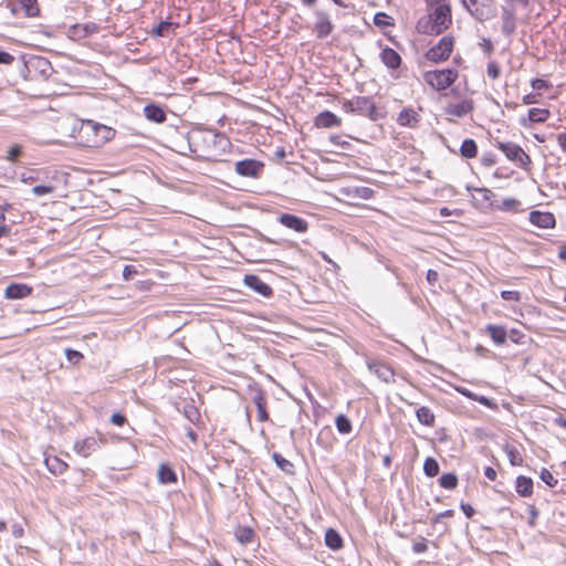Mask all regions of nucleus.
Masks as SVG:
<instances>
[{
	"label": "nucleus",
	"mask_w": 566,
	"mask_h": 566,
	"mask_svg": "<svg viewBox=\"0 0 566 566\" xmlns=\"http://www.w3.org/2000/svg\"><path fill=\"white\" fill-rule=\"evenodd\" d=\"M190 137L192 157L206 161H219L232 146L229 137L216 129L195 127L190 129Z\"/></svg>",
	"instance_id": "nucleus-1"
},
{
	"label": "nucleus",
	"mask_w": 566,
	"mask_h": 566,
	"mask_svg": "<svg viewBox=\"0 0 566 566\" xmlns=\"http://www.w3.org/2000/svg\"><path fill=\"white\" fill-rule=\"evenodd\" d=\"M342 109L346 114L367 117L371 122H377L386 117L385 108L377 106L373 96L344 98L342 101Z\"/></svg>",
	"instance_id": "nucleus-2"
},
{
	"label": "nucleus",
	"mask_w": 566,
	"mask_h": 566,
	"mask_svg": "<svg viewBox=\"0 0 566 566\" xmlns=\"http://www.w3.org/2000/svg\"><path fill=\"white\" fill-rule=\"evenodd\" d=\"M22 67L20 70L21 74L24 78H28V75L24 74V71L34 72L42 80H49L53 74V66L49 59L44 56L32 55L28 60H24V56H21Z\"/></svg>",
	"instance_id": "nucleus-3"
},
{
	"label": "nucleus",
	"mask_w": 566,
	"mask_h": 566,
	"mask_svg": "<svg viewBox=\"0 0 566 566\" xmlns=\"http://www.w3.org/2000/svg\"><path fill=\"white\" fill-rule=\"evenodd\" d=\"M457 77L458 71L453 69L428 71L424 74L426 82L437 91L446 90Z\"/></svg>",
	"instance_id": "nucleus-4"
},
{
	"label": "nucleus",
	"mask_w": 566,
	"mask_h": 566,
	"mask_svg": "<svg viewBox=\"0 0 566 566\" xmlns=\"http://www.w3.org/2000/svg\"><path fill=\"white\" fill-rule=\"evenodd\" d=\"M453 44L454 40L452 36H443L436 45L428 50L426 57L434 63L447 61L453 50Z\"/></svg>",
	"instance_id": "nucleus-5"
},
{
	"label": "nucleus",
	"mask_w": 566,
	"mask_h": 566,
	"mask_svg": "<svg viewBox=\"0 0 566 566\" xmlns=\"http://www.w3.org/2000/svg\"><path fill=\"white\" fill-rule=\"evenodd\" d=\"M264 163L254 158H244L234 164V171L245 178L259 179L264 170Z\"/></svg>",
	"instance_id": "nucleus-6"
},
{
	"label": "nucleus",
	"mask_w": 566,
	"mask_h": 566,
	"mask_svg": "<svg viewBox=\"0 0 566 566\" xmlns=\"http://www.w3.org/2000/svg\"><path fill=\"white\" fill-rule=\"evenodd\" d=\"M468 190L471 191L472 203L473 206L481 210L482 212H486L493 207V192L484 187H468Z\"/></svg>",
	"instance_id": "nucleus-7"
},
{
	"label": "nucleus",
	"mask_w": 566,
	"mask_h": 566,
	"mask_svg": "<svg viewBox=\"0 0 566 566\" xmlns=\"http://www.w3.org/2000/svg\"><path fill=\"white\" fill-rule=\"evenodd\" d=\"M84 127H85V129L93 133V135L95 137V139H94L95 146L104 145L105 143L113 139L116 134V130L114 128L108 127L103 124H99V123H96L91 119H88L84 123Z\"/></svg>",
	"instance_id": "nucleus-8"
},
{
	"label": "nucleus",
	"mask_w": 566,
	"mask_h": 566,
	"mask_svg": "<svg viewBox=\"0 0 566 566\" xmlns=\"http://www.w3.org/2000/svg\"><path fill=\"white\" fill-rule=\"evenodd\" d=\"M251 400L255 405L258 409V420L260 422H265L270 420L269 412L266 410V394L259 385L251 386L249 388Z\"/></svg>",
	"instance_id": "nucleus-9"
},
{
	"label": "nucleus",
	"mask_w": 566,
	"mask_h": 566,
	"mask_svg": "<svg viewBox=\"0 0 566 566\" xmlns=\"http://www.w3.org/2000/svg\"><path fill=\"white\" fill-rule=\"evenodd\" d=\"M499 148L504 153L507 159L516 163L521 167H526L531 164L530 156L516 144L503 143L499 145Z\"/></svg>",
	"instance_id": "nucleus-10"
},
{
	"label": "nucleus",
	"mask_w": 566,
	"mask_h": 566,
	"mask_svg": "<svg viewBox=\"0 0 566 566\" xmlns=\"http://www.w3.org/2000/svg\"><path fill=\"white\" fill-rule=\"evenodd\" d=\"M367 368L370 373L375 374L384 382L395 381V371L386 363L377 359H366Z\"/></svg>",
	"instance_id": "nucleus-11"
},
{
	"label": "nucleus",
	"mask_w": 566,
	"mask_h": 566,
	"mask_svg": "<svg viewBox=\"0 0 566 566\" xmlns=\"http://www.w3.org/2000/svg\"><path fill=\"white\" fill-rule=\"evenodd\" d=\"M551 111L548 108L532 107L528 109L526 116H522L518 119L521 126L525 128L532 127L534 124H543L551 117Z\"/></svg>",
	"instance_id": "nucleus-12"
},
{
	"label": "nucleus",
	"mask_w": 566,
	"mask_h": 566,
	"mask_svg": "<svg viewBox=\"0 0 566 566\" xmlns=\"http://www.w3.org/2000/svg\"><path fill=\"white\" fill-rule=\"evenodd\" d=\"M463 4L470 10L471 14L479 21L489 20L493 17L491 4H484L482 0H463Z\"/></svg>",
	"instance_id": "nucleus-13"
},
{
	"label": "nucleus",
	"mask_w": 566,
	"mask_h": 566,
	"mask_svg": "<svg viewBox=\"0 0 566 566\" xmlns=\"http://www.w3.org/2000/svg\"><path fill=\"white\" fill-rule=\"evenodd\" d=\"M432 18V21L437 28H441V33H443L451 24V8L450 4H440L433 8V11L429 13Z\"/></svg>",
	"instance_id": "nucleus-14"
},
{
	"label": "nucleus",
	"mask_w": 566,
	"mask_h": 566,
	"mask_svg": "<svg viewBox=\"0 0 566 566\" xmlns=\"http://www.w3.org/2000/svg\"><path fill=\"white\" fill-rule=\"evenodd\" d=\"M530 222L541 229H553L556 227L555 216L549 211L533 210L528 216Z\"/></svg>",
	"instance_id": "nucleus-15"
},
{
	"label": "nucleus",
	"mask_w": 566,
	"mask_h": 566,
	"mask_svg": "<svg viewBox=\"0 0 566 566\" xmlns=\"http://www.w3.org/2000/svg\"><path fill=\"white\" fill-rule=\"evenodd\" d=\"M277 221L282 226L294 230L297 233H305L308 230V222L305 219L292 213L280 214Z\"/></svg>",
	"instance_id": "nucleus-16"
},
{
	"label": "nucleus",
	"mask_w": 566,
	"mask_h": 566,
	"mask_svg": "<svg viewBox=\"0 0 566 566\" xmlns=\"http://www.w3.org/2000/svg\"><path fill=\"white\" fill-rule=\"evenodd\" d=\"M378 46L381 48L379 59L387 69L397 70L401 66L402 59L397 51L389 46L382 48L381 41H378Z\"/></svg>",
	"instance_id": "nucleus-17"
},
{
	"label": "nucleus",
	"mask_w": 566,
	"mask_h": 566,
	"mask_svg": "<svg viewBox=\"0 0 566 566\" xmlns=\"http://www.w3.org/2000/svg\"><path fill=\"white\" fill-rule=\"evenodd\" d=\"M243 282L248 287L263 297H271L273 295V289L263 282L256 274H245Z\"/></svg>",
	"instance_id": "nucleus-18"
},
{
	"label": "nucleus",
	"mask_w": 566,
	"mask_h": 566,
	"mask_svg": "<svg viewBox=\"0 0 566 566\" xmlns=\"http://www.w3.org/2000/svg\"><path fill=\"white\" fill-rule=\"evenodd\" d=\"M315 17L316 22L314 30L316 32V35L318 39H325L333 32L334 24L332 23L329 15L322 10H317L315 12Z\"/></svg>",
	"instance_id": "nucleus-19"
},
{
	"label": "nucleus",
	"mask_w": 566,
	"mask_h": 566,
	"mask_svg": "<svg viewBox=\"0 0 566 566\" xmlns=\"http://www.w3.org/2000/svg\"><path fill=\"white\" fill-rule=\"evenodd\" d=\"M33 287L25 283H11L4 290V297L7 300H22L30 296Z\"/></svg>",
	"instance_id": "nucleus-20"
},
{
	"label": "nucleus",
	"mask_w": 566,
	"mask_h": 566,
	"mask_svg": "<svg viewBox=\"0 0 566 566\" xmlns=\"http://www.w3.org/2000/svg\"><path fill=\"white\" fill-rule=\"evenodd\" d=\"M190 138V130L186 134L178 133L171 139L172 149L180 155L190 154L192 156V145Z\"/></svg>",
	"instance_id": "nucleus-21"
},
{
	"label": "nucleus",
	"mask_w": 566,
	"mask_h": 566,
	"mask_svg": "<svg viewBox=\"0 0 566 566\" xmlns=\"http://www.w3.org/2000/svg\"><path fill=\"white\" fill-rule=\"evenodd\" d=\"M99 449L98 440L94 437H87L85 439L78 440L74 444V450L82 457H88L93 452Z\"/></svg>",
	"instance_id": "nucleus-22"
},
{
	"label": "nucleus",
	"mask_w": 566,
	"mask_h": 566,
	"mask_svg": "<svg viewBox=\"0 0 566 566\" xmlns=\"http://www.w3.org/2000/svg\"><path fill=\"white\" fill-rule=\"evenodd\" d=\"M144 115L148 120L156 124H161L167 119L165 108L155 103H150L144 106Z\"/></svg>",
	"instance_id": "nucleus-23"
},
{
	"label": "nucleus",
	"mask_w": 566,
	"mask_h": 566,
	"mask_svg": "<svg viewBox=\"0 0 566 566\" xmlns=\"http://www.w3.org/2000/svg\"><path fill=\"white\" fill-rule=\"evenodd\" d=\"M23 10L24 14L29 18H34L40 14L38 0H15L11 9L12 13Z\"/></svg>",
	"instance_id": "nucleus-24"
},
{
	"label": "nucleus",
	"mask_w": 566,
	"mask_h": 566,
	"mask_svg": "<svg viewBox=\"0 0 566 566\" xmlns=\"http://www.w3.org/2000/svg\"><path fill=\"white\" fill-rule=\"evenodd\" d=\"M420 122L419 114L411 107H405L400 111L397 117V123L400 126L415 128Z\"/></svg>",
	"instance_id": "nucleus-25"
},
{
	"label": "nucleus",
	"mask_w": 566,
	"mask_h": 566,
	"mask_svg": "<svg viewBox=\"0 0 566 566\" xmlns=\"http://www.w3.org/2000/svg\"><path fill=\"white\" fill-rule=\"evenodd\" d=\"M314 124L319 128H332L340 126L342 119L329 111H323L315 117Z\"/></svg>",
	"instance_id": "nucleus-26"
},
{
	"label": "nucleus",
	"mask_w": 566,
	"mask_h": 566,
	"mask_svg": "<svg viewBox=\"0 0 566 566\" xmlns=\"http://www.w3.org/2000/svg\"><path fill=\"white\" fill-rule=\"evenodd\" d=\"M525 339L526 335L517 329H511L510 333H507L504 328L497 326V345L505 344L507 340L524 344Z\"/></svg>",
	"instance_id": "nucleus-27"
},
{
	"label": "nucleus",
	"mask_w": 566,
	"mask_h": 566,
	"mask_svg": "<svg viewBox=\"0 0 566 566\" xmlns=\"http://www.w3.org/2000/svg\"><path fill=\"white\" fill-rule=\"evenodd\" d=\"M473 109V105L471 101L463 99L459 103L454 104H448L444 107V112L448 115L455 116V117H463L464 115L469 114Z\"/></svg>",
	"instance_id": "nucleus-28"
},
{
	"label": "nucleus",
	"mask_w": 566,
	"mask_h": 566,
	"mask_svg": "<svg viewBox=\"0 0 566 566\" xmlns=\"http://www.w3.org/2000/svg\"><path fill=\"white\" fill-rule=\"evenodd\" d=\"M416 30L420 34H428V35L441 34V28H437V25H434L432 18L429 14L423 15L418 20V22L416 24Z\"/></svg>",
	"instance_id": "nucleus-29"
},
{
	"label": "nucleus",
	"mask_w": 566,
	"mask_h": 566,
	"mask_svg": "<svg viewBox=\"0 0 566 566\" xmlns=\"http://www.w3.org/2000/svg\"><path fill=\"white\" fill-rule=\"evenodd\" d=\"M98 31L96 23L90 22L85 24H74L70 28V34L72 38L84 39Z\"/></svg>",
	"instance_id": "nucleus-30"
},
{
	"label": "nucleus",
	"mask_w": 566,
	"mask_h": 566,
	"mask_svg": "<svg viewBox=\"0 0 566 566\" xmlns=\"http://www.w3.org/2000/svg\"><path fill=\"white\" fill-rule=\"evenodd\" d=\"M342 193L350 198H359L369 200L374 197L375 190L369 187H346L342 189Z\"/></svg>",
	"instance_id": "nucleus-31"
},
{
	"label": "nucleus",
	"mask_w": 566,
	"mask_h": 566,
	"mask_svg": "<svg viewBox=\"0 0 566 566\" xmlns=\"http://www.w3.org/2000/svg\"><path fill=\"white\" fill-rule=\"evenodd\" d=\"M177 28H179L178 22L161 20L156 27L151 29L150 34L153 36L165 38L168 36Z\"/></svg>",
	"instance_id": "nucleus-32"
},
{
	"label": "nucleus",
	"mask_w": 566,
	"mask_h": 566,
	"mask_svg": "<svg viewBox=\"0 0 566 566\" xmlns=\"http://www.w3.org/2000/svg\"><path fill=\"white\" fill-rule=\"evenodd\" d=\"M158 481L161 484H172L177 482L175 470L167 463H161L158 469Z\"/></svg>",
	"instance_id": "nucleus-33"
},
{
	"label": "nucleus",
	"mask_w": 566,
	"mask_h": 566,
	"mask_svg": "<svg viewBox=\"0 0 566 566\" xmlns=\"http://www.w3.org/2000/svg\"><path fill=\"white\" fill-rule=\"evenodd\" d=\"M44 463L48 470L55 475L62 474L67 469V464L56 455L45 457Z\"/></svg>",
	"instance_id": "nucleus-34"
},
{
	"label": "nucleus",
	"mask_w": 566,
	"mask_h": 566,
	"mask_svg": "<svg viewBox=\"0 0 566 566\" xmlns=\"http://www.w3.org/2000/svg\"><path fill=\"white\" fill-rule=\"evenodd\" d=\"M181 413L195 426H198L201 421V415L199 409L195 406L193 401L186 402L180 410Z\"/></svg>",
	"instance_id": "nucleus-35"
},
{
	"label": "nucleus",
	"mask_w": 566,
	"mask_h": 566,
	"mask_svg": "<svg viewBox=\"0 0 566 566\" xmlns=\"http://www.w3.org/2000/svg\"><path fill=\"white\" fill-rule=\"evenodd\" d=\"M515 488L521 496H531L533 493V481L531 478L520 475L516 479Z\"/></svg>",
	"instance_id": "nucleus-36"
},
{
	"label": "nucleus",
	"mask_w": 566,
	"mask_h": 566,
	"mask_svg": "<svg viewBox=\"0 0 566 566\" xmlns=\"http://www.w3.org/2000/svg\"><path fill=\"white\" fill-rule=\"evenodd\" d=\"M416 416H417L418 421L421 424H424L427 427L434 426L436 417L429 407H426V406L419 407L416 410Z\"/></svg>",
	"instance_id": "nucleus-37"
},
{
	"label": "nucleus",
	"mask_w": 566,
	"mask_h": 566,
	"mask_svg": "<svg viewBox=\"0 0 566 566\" xmlns=\"http://www.w3.org/2000/svg\"><path fill=\"white\" fill-rule=\"evenodd\" d=\"M272 459L277 465V468H280L283 472H285L289 475L295 474L294 464L290 460L285 459L282 454L274 452L272 454Z\"/></svg>",
	"instance_id": "nucleus-38"
},
{
	"label": "nucleus",
	"mask_w": 566,
	"mask_h": 566,
	"mask_svg": "<svg viewBox=\"0 0 566 566\" xmlns=\"http://www.w3.org/2000/svg\"><path fill=\"white\" fill-rule=\"evenodd\" d=\"M521 201L515 198H505L502 200L501 205L497 206V209L511 213L522 212L523 209L521 207Z\"/></svg>",
	"instance_id": "nucleus-39"
},
{
	"label": "nucleus",
	"mask_w": 566,
	"mask_h": 566,
	"mask_svg": "<svg viewBox=\"0 0 566 566\" xmlns=\"http://www.w3.org/2000/svg\"><path fill=\"white\" fill-rule=\"evenodd\" d=\"M461 156L464 158H474L478 154V146L476 143L471 139L467 138L462 142V145L460 147Z\"/></svg>",
	"instance_id": "nucleus-40"
},
{
	"label": "nucleus",
	"mask_w": 566,
	"mask_h": 566,
	"mask_svg": "<svg viewBox=\"0 0 566 566\" xmlns=\"http://www.w3.org/2000/svg\"><path fill=\"white\" fill-rule=\"evenodd\" d=\"M335 424L339 433L349 434L353 430L349 418L343 413L338 415L335 419Z\"/></svg>",
	"instance_id": "nucleus-41"
},
{
	"label": "nucleus",
	"mask_w": 566,
	"mask_h": 566,
	"mask_svg": "<svg viewBox=\"0 0 566 566\" xmlns=\"http://www.w3.org/2000/svg\"><path fill=\"white\" fill-rule=\"evenodd\" d=\"M439 484H440V486H442L447 490H453L458 485V476L455 473H452V472L443 473L439 478Z\"/></svg>",
	"instance_id": "nucleus-42"
},
{
	"label": "nucleus",
	"mask_w": 566,
	"mask_h": 566,
	"mask_svg": "<svg viewBox=\"0 0 566 566\" xmlns=\"http://www.w3.org/2000/svg\"><path fill=\"white\" fill-rule=\"evenodd\" d=\"M439 463L436 459L429 457L424 460L423 472L427 476L433 478L439 473Z\"/></svg>",
	"instance_id": "nucleus-43"
},
{
	"label": "nucleus",
	"mask_w": 566,
	"mask_h": 566,
	"mask_svg": "<svg viewBox=\"0 0 566 566\" xmlns=\"http://www.w3.org/2000/svg\"><path fill=\"white\" fill-rule=\"evenodd\" d=\"M374 23H375V25H377L379 28L394 27L395 20L390 15H388L386 12H377L374 15Z\"/></svg>",
	"instance_id": "nucleus-44"
},
{
	"label": "nucleus",
	"mask_w": 566,
	"mask_h": 566,
	"mask_svg": "<svg viewBox=\"0 0 566 566\" xmlns=\"http://www.w3.org/2000/svg\"><path fill=\"white\" fill-rule=\"evenodd\" d=\"M325 543L334 551L339 549L343 546V539L339 533H325Z\"/></svg>",
	"instance_id": "nucleus-45"
},
{
	"label": "nucleus",
	"mask_w": 566,
	"mask_h": 566,
	"mask_svg": "<svg viewBox=\"0 0 566 566\" xmlns=\"http://www.w3.org/2000/svg\"><path fill=\"white\" fill-rule=\"evenodd\" d=\"M539 478L544 483H546L551 488L556 486L558 483L557 479L546 468L542 469Z\"/></svg>",
	"instance_id": "nucleus-46"
},
{
	"label": "nucleus",
	"mask_w": 566,
	"mask_h": 566,
	"mask_svg": "<svg viewBox=\"0 0 566 566\" xmlns=\"http://www.w3.org/2000/svg\"><path fill=\"white\" fill-rule=\"evenodd\" d=\"M65 356H66V359L72 365L80 364V361L84 358V356H83V354L81 352L72 349V348H66L65 349Z\"/></svg>",
	"instance_id": "nucleus-47"
},
{
	"label": "nucleus",
	"mask_w": 566,
	"mask_h": 566,
	"mask_svg": "<svg viewBox=\"0 0 566 566\" xmlns=\"http://www.w3.org/2000/svg\"><path fill=\"white\" fill-rule=\"evenodd\" d=\"M53 191H54V187L53 186H46V185H38V186H34L32 188V192L36 197L49 195V193H52Z\"/></svg>",
	"instance_id": "nucleus-48"
},
{
	"label": "nucleus",
	"mask_w": 566,
	"mask_h": 566,
	"mask_svg": "<svg viewBox=\"0 0 566 566\" xmlns=\"http://www.w3.org/2000/svg\"><path fill=\"white\" fill-rule=\"evenodd\" d=\"M21 154H22L21 146L14 145L8 149L7 159L11 163H15Z\"/></svg>",
	"instance_id": "nucleus-49"
},
{
	"label": "nucleus",
	"mask_w": 566,
	"mask_h": 566,
	"mask_svg": "<svg viewBox=\"0 0 566 566\" xmlns=\"http://www.w3.org/2000/svg\"><path fill=\"white\" fill-rule=\"evenodd\" d=\"M505 451L507 452V455L510 458V461L513 465H518L522 463V458L520 452L514 448H505Z\"/></svg>",
	"instance_id": "nucleus-50"
},
{
	"label": "nucleus",
	"mask_w": 566,
	"mask_h": 566,
	"mask_svg": "<svg viewBox=\"0 0 566 566\" xmlns=\"http://www.w3.org/2000/svg\"><path fill=\"white\" fill-rule=\"evenodd\" d=\"M40 179V171L29 170L21 175V180L23 182H33Z\"/></svg>",
	"instance_id": "nucleus-51"
},
{
	"label": "nucleus",
	"mask_w": 566,
	"mask_h": 566,
	"mask_svg": "<svg viewBox=\"0 0 566 566\" xmlns=\"http://www.w3.org/2000/svg\"><path fill=\"white\" fill-rule=\"evenodd\" d=\"M501 296L505 301L520 302L521 294L518 291H503L501 292Z\"/></svg>",
	"instance_id": "nucleus-52"
},
{
	"label": "nucleus",
	"mask_w": 566,
	"mask_h": 566,
	"mask_svg": "<svg viewBox=\"0 0 566 566\" xmlns=\"http://www.w3.org/2000/svg\"><path fill=\"white\" fill-rule=\"evenodd\" d=\"M137 269L135 265H125L124 266V270H123V279L125 281H130L135 277V275L137 274Z\"/></svg>",
	"instance_id": "nucleus-53"
},
{
	"label": "nucleus",
	"mask_w": 566,
	"mask_h": 566,
	"mask_svg": "<svg viewBox=\"0 0 566 566\" xmlns=\"http://www.w3.org/2000/svg\"><path fill=\"white\" fill-rule=\"evenodd\" d=\"M531 86L535 91H541V90H548L551 87V84L546 80L534 78L531 82Z\"/></svg>",
	"instance_id": "nucleus-54"
},
{
	"label": "nucleus",
	"mask_w": 566,
	"mask_h": 566,
	"mask_svg": "<svg viewBox=\"0 0 566 566\" xmlns=\"http://www.w3.org/2000/svg\"><path fill=\"white\" fill-rule=\"evenodd\" d=\"M541 97H542L541 93H528L523 96L522 102L524 105H532V104L538 103Z\"/></svg>",
	"instance_id": "nucleus-55"
},
{
	"label": "nucleus",
	"mask_w": 566,
	"mask_h": 566,
	"mask_svg": "<svg viewBox=\"0 0 566 566\" xmlns=\"http://www.w3.org/2000/svg\"><path fill=\"white\" fill-rule=\"evenodd\" d=\"M235 538L241 544H248L254 541L255 533H234Z\"/></svg>",
	"instance_id": "nucleus-56"
},
{
	"label": "nucleus",
	"mask_w": 566,
	"mask_h": 566,
	"mask_svg": "<svg viewBox=\"0 0 566 566\" xmlns=\"http://www.w3.org/2000/svg\"><path fill=\"white\" fill-rule=\"evenodd\" d=\"M479 46L486 55H490L493 51V42L490 39L483 38L481 42H479Z\"/></svg>",
	"instance_id": "nucleus-57"
},
{
	"label": "nucleus",
	"mask_w": 566,
	"mask_h": 566,
	"mask_svg": "<svg viewBox=\"0 0 566 566\" xmlns=\"http://www.w3.org/2000/svg\"><path fill=\"white\" fill-rule=\"evenodd\" d=\"M329 142H331L333 145L338 146V147H342V148H344V149H347V148H349V147H350V144H349L348 142H346V140L342 139V137H340V136H338V135H332V136L329 137Z\"/></svg>",
	"instance_id": "nucleus-58"
},
{
	"label": "nucleus",
	"mask_w": 566,
	"mask_h": 566,
	"mask_svg": "<svg viewBox=\"0 0 566 566\" xmlns=\"http://www.w3.org/2000/svg\"><path fill=\"white\" fill-rule=\"evenodd\" d=\"M127 421L125 415L115 412L111 417V422L115 426L122 427Z\"/></svg>",
	"instance_id": "nucleus-59"
},
{
	"label": "nucleus",
	"mask_w": 566,
	"mask_h": 566,
	"mask_svg": "<svg viewBox=\"0 0 566 566\" xmlns=\"http://www.w3.org/2000/svg\"><path fill=\"white\" fill-rule=\"evenodd\" d=\"M15 57L9 52L0 50V64L10 65L14 62Z\"/></svg>",
	"instance_id": "nucleus-60"
},
{
	"label": "nucleus",
	"mask_w": 566,
	"mask_h": 566,
	"mask_svg": "<svg viewBox=\"0 0 566 566\" xmlns=\"http://www.w3.org/2000/svg\"><path fill=\"white\" fill-rule=\"evenodd\" d=\"M515 23L514 19L511 17H505L503 21V30L507 33H512L514 31Z\"/></svg>",
	"instance_id": "nucleus-61"
},
{
	"label": "nucleus",
	"mask_w": 566,
	"mask_h": 566,
	"mask_svg": "<svg viewBox=\"0 0 566 566\" xmlns=\"http://www.w3.org/2000/svg\"><path fill=\"white\" fill-rule=\"evenodd\" d=\"M412 549L417 554L423 553L427 549V541L421 539L419 542H416L412 546Z\"/></svg>",
	"instance_id": "nucleus-62"
},
{
	"label": "nucleus",
	"mask_w": 566,
	"mask_h": 566,
	"mask_svg": "<svg viewBox=\"0 0 566 566\" xmlns=\"http://www.w3.org/2000/svg\"><path fill=\"white\" fill-rule=\"evenodd\" d=\"M482 165L491 167L495 164V157L492 154L484 155L481 159Z\"/></svg>",
	"instance_id": "nucleus-63"
},
{
	"label": "nucleus",
	"mask_w": 566,
	"mask_h": 566,
	"mask_svg": "<svg viewBox=\"0 0 566 566\" xmlns=\"http://www.w3.org/2000/svg\"><path fill=\"white\" fill-rule=\"evenodd\" d=\"M557 143L562 150L566 153V133H560L557 135Z\"/></svg>",
	"instance_id": "nucleus-64"
}]
</instances>
